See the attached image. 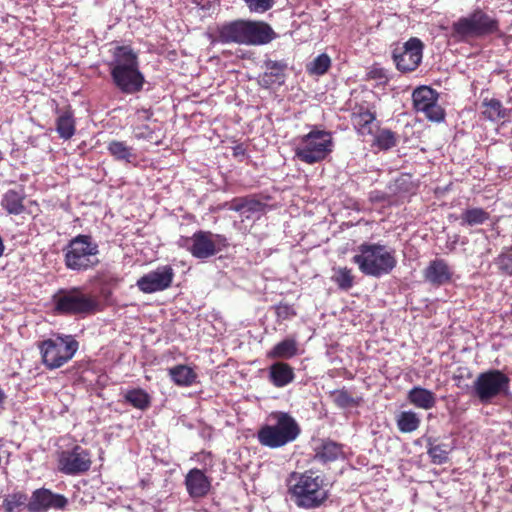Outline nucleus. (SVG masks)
<instances>
[{
  "instance_id": "obj_1",
  "label": "nucleus",
  "mask_w": 512,
  "mask_h": 512,
  "mask_svg": "<svg viewBox=\"0 0 512 512\" xmlns=\"http://www.w3.org/2000/svg\"><path fill=\"white\" fill-rule=\"evenodd\" d=\"M287 493L298 508L315 509L328 499L323 476L309 469L291 472L286 479Z\"/></svg>"
},
{
  "instance_id": "obj_2",
  "label": "nucleus",
  "mask_w": 512,
  "mask_h": 512,
  "mask_svg": "<svg viewBox=\"0 0 512 512\" xmlns=\"http://www.w3.org/2000/svg\"><path fill=\"white\" fill-rule=\"evenodd\" d=\"M110 75L116 88L124 94L140 92L145 83L144 75L139 70L138 56L128 46L115 49Z\"/></svg>"
},
{
  "instance_id": "obj_3",
  "label": "nucleus",
  "mask_w": 512,
  "mask_h": 512,
  "mask_svg": "<svg viewBox=\"0 0 512 512\" xmlns=\"http://www.w3.org/2000/svg\"><path fill=\"white\" fill-rule=\"evenodd\" d=\"M99 253V245L91 235L79 234L63 248L65 267L77 273L93 270L100 263Z\"/></svg>"
},
{
  "instance_id": "obj_4",
  "label": "nucleus",
  "mask_w": 512,
  "mask_h": 512,
  "mask_svg": "<svg viewBox=\"0 0 512 512\" xmlns=\"http://www.w3.org/2000/svg\"><path fill=\"white\" fill-rule=\"evenodd\" d=\"M499 32V20L481 8H476L467 16L460 17L451 26V37L458 42L484 38Z\"/></svg>"
},
{
  "instance_id": "obj_5",
  "label": "nucleus",
  "mask_w": 512,
  "mask_h": 512,
  "mask_svg": "<svg viewBox=\"0 0 512 512\" xmlns=\"http://www.w3.org/2000/svg\"><path fill=\"white\" fill-rule=\"evenodd\" d=\"M358 251L352 261L364 275L380 278L389 274L397 265L394 252L387 250L384 245L362 243L358 246Z\"/></svg>"
},
{
  "instance_id": "obj_6",
  "label": "nucleus",
  "mask_w": 512,
  "mask_h": 512,
  "mask_svg": "<svg viewBox=\"0 0 512 512\" xmlns=\"http://www.w3.org/2000/svg\"><path fill=\"white\" fill-rule=\"evenodd\" d=\"M297 141L294 149L295 157L308 165L324 161L334 148L332 133L316 126L307 134L299 136Z\"/></svg>"
},
{
  "instance_id": "obj_7",
  "label": "nucleus",
  "mask_w": 512,
  "mask_h": 512,
  "mask_svg": "<svg viewBox=\"0 0 512 512\" xmlns=\"http://www.w3.org/2000/svg\"><path fill=\"white\" fill-rule=\"evenodd\" d=\"M274 417L276 418L274 425H263L257 432L258 442L271 449L293 442L301 433L299 424L290 414L278 412Z\"/></svg>"
},
{
  "instance_id": "obj_8",
  "label": "nucleus",
  "mask_w": 512,
  "mask_h": 512,
  "mask_svg": "<svg viewBox=\"0 0 512 512\" xmlns=\"http://www.w3.org/2000/svg\"><path fill=\"white\" fill-rule=\"evenodd\" d=\"M41 360L48 370H54L68 363L79 348L72 335H55L38 342Z\"/></svg>"
},
{
  "instance_id": "obj_9",
  "label": "nucleus",
  "mask_w": 512,
  "mask_h": 512,
  "mask_svg": "<svg viewBox=\"0 0 512 512\" xmlns=\"http://www.w3.org/2000/svg\"><path fill=\"white\" fill-rule=\"evenodd\" d=\"M510 378L503 371L490 369L480 373L473 382V392L481 403H490L498 396H506L510 389Z\"/></svg>"
},
{
  "instance_id": "obj_10",
  "label": "nucleus",
  "mask_w": 512,
  "mask_h": 512,
  "mask_svg": "<svg viewBox=\"0 0 512 512\" xmlns=\"http://www.w3.org/2000/svg\"><path fill=\"white\" fill-rule=\"evenodd\" d=\"M55 310L61 315H88L98 308V302L78 287L61 290L54 296Z\"/></svg>"
},
{
  "instance_id": "obj_11",
  "label": "nucleus",
  "mask_w": 512,
  "mask_h": 512,
  "mask_svg": "<svg viewBox=\"0 0 512 512\" xmlns=\"http://www.w3.org/2000/svg\"><path fill=\"white\" fill-rule=\"evenodd\" d=\"M182 246L197 259H208L220 251L227 249L228 240L224 235L213 234L210 231L199 230L191 237L184 239Z\"/></svg>"
},
{
  "instance_id": "obj_12",
  "label": "nucleus",
  "mask_w": 512,
  "mask_h": 512,
  "mask_svg": "<svg viewBox=\"0 0 512 512\" xmlns=\"http://www.w3.org/2000/svg\"><path fill=\"white\" fill-rule=\"evenodd\" d=\"M423 42L416 37L410 38L403 45L392 51V58L398 71L409 73L415 71L423 57Z\"/></svg>"
},
{
  "instance_id": "obj_13",
  "label": "nucleus",
  "mask_w": 512,
  "mask_h": 512,
  "mask_svg": "<svg viewBox=\"0 0 512 512\" xmlns=\"http://www.w3.org/2000/svg\"><path fill=\"white\" fill-rule=\"evenodd\" d=\"M90 452L80 445L69 450H63L58 455V470L65 475L84 474L91 468Z\"/></svg>"
},
{
  "instance_id": "obj_14",
  "label": "nucleus",
  "mask_w": 512,
  "mask_h": 512,
  "mask_svg": "<svg viewBox=\"0 0 512 512\" xmlns=\"http://www.w3.org/2000/svg\"><path fill=\"white\" fill-rule=\"evenodd\" d=\"M438 98V92L429 86H420L412 93L414 109L434 122L445 119V110L438 104Z\"/></svg>"
},
{
  "instance_id": "obj_15",
  "label": "nucleus",
  "mask_w": 512,
  "mask_h": 512,
  "mask_svg": "<svg viewBox=\"0 0 512 512\" xmlns=\"http://www.w3.org/2000/svg\"><path fill=\"white\" fill-rule=\"evenodd\" d=\"M211 44L246 45L245 19H236L217 25L209 34Z\"/></svg>"
},
{
  "instance_id": "obj_16",
  "label": "nucleus",
  "mask_w": 512,
  "mask_h": 512,
  "mask_svg": "<svg viewBox=\"0 0 512 512\" xmlns=\"http://www.w3.org/2000/svg\"><path fill=\"white\" fill-rule=\"evenodd\" d=\"M174 275L173 268L165 265L140 277L136 285L145 294L163 291L172 285Z\"/></svg>"
},
{
  "instance_id": "obj_17",
  "label": "nucleus",
  "mask_w": 512,
  "mask_h": 512,
  "mask_svg": "<svg viewBox=\"0 0 512 512\" xmlns=\"http://www.w3.org/2000/svg\"><path fill=\"white\" fill-rule=\"evenodd\" d=\"M68 504L69 500L64 495L42 487L32 492L29 512H44L49 509L65 510Z\"/></svg>"
},
{
  "instance_id": "obj_18",
  "label": "nucleus",
  "mask_w": 512,
  "mask_h": 512,
  "mask_svg": "<svg viewBox=\"0 0 512 512\" xmlns=\"http://www.w3.org/2000/svg\"><path fill=\"white\" fill-rule=\"evenodd\" d=\"M376 111L364 104H356L352 109L350 119L355 132L359 136L374 135V128H378Z\"/></svg>"
},
{
  "instance_id": "obj_19",
  "label": "nucleus",
  "mask_w": 512,
  "mask_h": 512,
  "mask_svg": "<svg viewBox=\"0 0 512 512\" xmlns=\"http://www.w3.org/2000/svg\"><path fill=\"white\" fill-rule=\"evenodd\" d=\"M246 46H262L275 40L278 35L265 21L245 19Z\"/></svg>"
},
{
  "instance_id": "obj_20",
  "label": "nucleus",
  "mask_w": 512,
  "mask_h": 512,
  "mask_svg": "<svg viewBox=\"0 0 512 512\" xmlns=\"http://www.w3.org/2000/svg\"><path fill=\"white\" fill-rule=\"evenodd\" d=\"M184 484L192 499L206 497L212 488V479L199 468H192L185 475Z\"/></svg>"
},
{
  "instance_id": "obj_21",
  "label": "nucleus",
  "mask_w": 512,
  "mask_h": 512,
  "mask_svg": "<svg viewBox=\"0 0 512 512\" xmlns=\"http://www.w3.org/2000/svg\"><path fill=\"white\" fill-rule=\"evenodd\" d=\"M423 277L431 285L440 287L452 281L453 271L444 259L436 258L423 270Z\"/></svg>"
},
{
  "instance_id": "obj_22",
  "label": "nucleus",
  "mask_w": 512,
  "mask_h": 512,
  "mask_svg": "<svg viewBox=\"0 0 512 512\" xmlns=\"http://www.w3.org/2000/svg\"><path fill=\"white\" fill-rule=\"evenodd\" d=\"M287 63L283 60L265 61V72L260 76V84L265 88L283 85L286 79Z\"/></svg>"
},
{
  "instance_id": "obj_23",
  "label": "nucleus",
  "mask_w": 512,
  "mask_h": 512,
  "mask_svg": "<svg viewBox=\"0 0 512 512\" xmlns=\"http://www.w3.org/2000/svg\"><path fill=\"white\" fill-rule=\"evenodd\" d=\"M57 115L55 120L56 131L58 136L63 140L71 139L76 132V120L74 110L70 105L63 108H56Z\"/></svg>"
},
{
  "instance_id": "obj_24",
  "label": "nucleus",
  "mask_w": 512,
  "mask_h": 512,
  "mask_svg": "<svg viewBox=\"0 0 512 512\" xmlns=\"http://www.w3.org/2000/svg\"><path fill=\"white\" fill-rule=\"evenodd\" d=\"M314 460L326 464L344 458V445L331 439H323L314 449Z\"/></svg>"
},
{
  "instance_id": "obj_25",
  "label": "nucleus",
  "mask_w": 512,
  "mask_h": 512,
  "mask_svg": "<svg viewBox=\"0 0 512 512\" xmlns=\"http://www.w3.org/2000/svg\"><path fill=\"white\" fill-rule=\"evenodd\" d=\"M294 379V368L287 362L276 361L268 367V380L276 388H283Z\"/></svg>"
},
{
  "instance_id": "obj_26",
  "label": "nucleus",
  "mask_w": 512,
  "mask_h": 512,
  "mask_svg": "<svg viewBox=\"0 0 512 512\" xmlns=\"http://www.w3.org/2000/svg\"><path fill=\"white\" fill-rule=\"evenodd\" d=\"M436 399V394L433 391L421 386H414L407 393L409 403L424 410L432 409L436 405Z\"/></svg>"
},
{
  "instance_id": "obj_27",
  "label": "nucleus",
  "mask_w": 512,
  "mask_h": 512,
  "mask_svg": "<svg viewBox=\"0 0 512 512\" xmlns=\"http://www.w3.org/2000/svg\"><path fill=\"white\" fill-rule=\"evenodd\" d=\"M299 354L298 342L294 337H287L275 344L266 354L269 359L288 360Z\"/></svg>"
},
{
  "instance_id": "obj_28",
  "label": "nucleus",
  "mask_w": 512,
  "mask_h": 512,
  "mask_svg": "<svg viewBox=\"0 0 512 512\" xmlns=\"http://www.w3.org/2000/svg\"><path fill=\"white\" fill-rule=\"evenodd\" d=\"M30 497L25 491L15 490L3 497L2 511L3 512H22L29 511Z\"/></svg>"
},
{
  "instance_id": "obj_29",
  "label": "nucleus",
  "mask_w": 512,
  "mask_h": 512,
  "mask_svg": "<svg viewBox=\"0 0 512 512\" xmlns=\"http://www.w3.org/2000/svg\"><path fill=\"white\" fill-rule=\"evenodd\" d=\"M110 155L117 161L134 164L137 160L135 149L125 141L112 140L107 145Z\"/></svg>"
},
{
  "instance_id": "obj_30",
  "label": "nucleus",
  "mask_w": 512,
  "mask_h": 512,
  "mask_svg": "<svg viewBox=\"0 0 512 512\" xmlns=\"http://www.w3.org/2000/svg\"><path fill=\"white\" fill-rule=\"evenodd\" d=\"M173 383L180 387H189L196 382L197 373L189 366L178 364L168 370Z\"/></svg>"
},
{
  "instance_id": "obj_31",
  "label": "nucleus",
  "mask_w": 512,
  "mask_h": 512,
  "mask_svg": "<svg viewBox=\"0 0 512 512\" xmlns=\"http://www.w3.org/2000/svg\"><path fill=\"white\" fill-rule=\"evenodd\" d=\"M24 200V193L9 189L4 193L1 205L8 214L19 215L25 211Z\"/></svg>"
},
{
  "instance_id": "obj_32",
  "label": "nucleus",
  "mask_w": 512,
  "mask_h": 512,
  "mask_svg": "<svg viewBox=\"0 0 512 512\" xmlns=\"http://www.w3.org/2000/svg\"><path fill=\"white\" fill-rule=\"evenodd\" d=\"M482 108L483 117L493 122L510 116V111L496 98H485L482 101Z\"/></svg>"
},
{
  "instance_id": "obj_33",
  "label": "nucleus",
  "mask_w": 512,
  "mask_h": 512,
  "mask_svg": "<svg viewBox=\"0 0 512 512\" xmlns=\"http://www.w3.org/2000/svg\"><path fill=\"white\" fill-rule=\"evenodd\" d=\"M490 219V213L481 207L465 209L460 215L461 226L482 225Z\"/></svg>"
},
{
  "instance_id": "obj_34",
  "label": "nucleus",
  "mask_w": 512,
  "mask_h": 512,
  "mask_svg": "<svg viewBox=\"0 0 512 512\" xmlns=\"http://www.w3.org/2000/svg\"><path fill=\"white\" fill-rule=\"evenodd\" d=\"M398 430L401 433H412L416 431L421 424L419 415L412 411H401L395 418Z\"/></svg>"
},
{
  "instance_id": "obj_35",
  "label": "nucleus",
  "mask_w": 512,
  "mask_h": 512,
  "mask_svg": "<svg viewBox=\"0 0 512 512\" xmlns=\"http://www.w3.org/2000/svg\"><path fill=\"white\" fill-rule=\"evenodd\" d=\"M125 402L132 407L145 411L151 406L150 395L141 388H133L128 390L124 395Z\"/></svg>"
},
{
  "instance_id": "obj_36",
  "label": "nucleus",
  "mask_w": 512,
  "mask_h": 512,
  "mask_svg": "<svg viewBox=\"0 0 512 512\" xmlns=\"http://www.w3.org/2000/svg\"><path fill=\"white\" fill-rule=\"evenodd\" d=\"M377 129L378 132H374L373 135V146H376L380 150L387 151L397 145L398 137L395 132L387 128L380 129L378 127Z\"/></svg>"
},
{
  "instance_id": "obj_37",
  "label": "nucleus",
  "mask_w": 512,
  "mask_h": 512,
  "mask_svg": "<svg viewBox=\"0 0 512 512\" xmlns=\"http://www.w3.org/2000/svg\"><path fill=\"white\" fill-rule=\"evenodd\" d=\"M262 203L259 200L245 197H235L231 201L226 202L224 207L229 210L240 212L243 209H247L249 212H255L260 210Z\"/></svg>"
},
{
  "instance_id": "obj_38",
  "label": "nucleus",
  "mask_w": 512,
  "mask_h": 512,
  "mask_svg": "<svg viewBox=\"0 0 512 512\" xmlns=\"http://www.w3.org/2000/svg\"><path fill=\"white\" fill-rule=\"evenodd\" d=\"M333 403L342 409L349 407H357L360 405L362 399L360 397H353L352 394L346 389H337L331 392Z\"/></svg>"
},
{
  "instance_id": "obj_39",
  "label": "nucleus",
  "mask_w": 512,
  "mask_h": 512,
  "mask_svg": "<svg viewBox=\"0 0 512 512\" xmlns=\"http://www.w3.org/2000/svg\"><path fill=\"white\" fill-rule=\"evenodd\" d=\"M332 281L337 284L339 289L348 291L354 285V275L352 274V270L347 267L334 269Z\"/></svg>"
},
{
  "instance_id": "obj_40",
  "label": "nucleus",
  "mask_w": 512,
  "mask_h": 512,
  "mask_svg": "<svg viewBox=\"0 0 512 512\" xmlns=\"http://www.w3.org/2000/svg\"><path fill=\"white\" fill-rule=\"evenodd\" d=\"M494 263L501 274L512 276V246L503 247Z\"/></svg>"
},
{
  "instance_id": "obj_41",
  "label": "nucleus",
  "mask_w": 512,
  "mask_h": 512,
  "mask_svg": "<svg viewBox=\"0 0 512 512\" xmlns=\"http://www.w3.org/2000/svg\"><path fill=\"white\" fill-rule=\"evenodd\" d=\"M427 454L431 458V462L437 465L444 464L448 461V452L443 444H435L432 438L427 440Z\"/></svg>"
},
{
  "instance_id": "obj_42",
  "label": "nucleus",
  "mask_w": 512,
  "mask_h": 512,
  "mask_svg": "<svg viewBox=\"0 0 512 512\" xmlns=\"http://www.w3.org/2000/svg\"><path fill=\"white\" fill-rule=\"evenodd\" d=\"M331 66L330 57L322 53L306 66V70L312 75H324Z\"/></svg>"
},
{
  "instance_id": "obj_43",
  "label": "nucleus",
  "mask_w": 512,
  "mask_h": 512,
  "mask_svg": "<svg viewBox=\"0 0 512 512\" xmlns=\"http://www.w3.org/2000/svg\"><path fill=\"white\" fill-rule=\"evenodd\" d=\"M366 80H374L378 86L386 85L389 77L384 68L373 65L366 74Z\"/></svg>"
},
{
  "instance_id": "obj_44",
  "label": "nucleus",
  "mask_w": 512,
  "mask_h": 512,
  "mask_svg": "<svg viewBox=\"0 0 512 512\" xmlns=\"http://www.w3.org/2000/svg\"><path fill=\"white\" fill-rule=\"evenodd\" d=\"M244 2L251 12L256 13H264L274 5V0H244Z\"/></svg>"
},
{
  "instance_id": "obj_45",
  "label": "nucleus",
  "mask_w": 512,
  "mask_h": 512,
  "mask_svg": "<svg viewBox=\"0 0 512 512\" xmlns=\"http://www.w3.org/2000/svg\"><path fill=\"white\" fill-rule=\"evenodd\" d=\"M275 314L278 320L285 321L296 316L297 313L292 305L280 302L275 306Z\"/></svg>"
},
{
  "instance_id": "obj_46",
  "label": "nucleus",
  "mask_w": 512,
  "mask_h": 512,
  "mask_svg": "<svg viewBox=\"0 0 512 512\" xmlns=\"http://www.w3.org/2000/svg\"><path fill=\"white\" fill-rule=\"evenodd\" d=\"M133 133L138 139H151L154 131L148 124L137 123L133 124Z\"/></svg>"
},
{
  "instance_id": "obj_47",
  "label": "nucleus",
  "mask_w": 512,
  "mask_h": 512,
  "mask_svg": "<svg viewBox=\"0 0 512 512\" xmlns=\"http://www.w3.org/2000/svg\"><path fill=\"white\" fill-rule=\"evenodd\" d=\"M96 279L101 285L108 286H116L120 282V278L110 271L99 272Z\"/></svg>"
},
{
  "instance_id": "obj_48",
  "label": "nucleus",
  "mask_w": 512,
  "mask_h": 512,
  "mask_svg": "<svg viewBox=\"0 0 512 512\" xmlns=\"http://www.w3.org/2000/svg\"><path fill=\"white\" fill-rule=\"evenodd\" d=\"M152 116L153 111L151 108L137 109L134 115V124L149 121L152 118Z\"/></svg>"
},
{
  "instance_id": "obj_49",
  "label": "nucleus",
  "mask_w": 512,
  "mask_h": 512,
  "mask_svg": "<svg viewBox=\"0 0 512 512\" xmlns=\"http://www.w3.org/2000/svg\"><path fill=\"white\" fill-rule=\"evenodd\" d=\"M4 398H5V394H4V392L0 389V404L4 401Z\"/></svg>"
},
{
  "instance_id": "obj_50",
  "label": "nucleus",
  "mask_w": 512,
  "mask_h": 512,
  "mask_svg": "<svg viewBox=\"0 0 512 512\" xmlns=\"http://www.w3.org/2000/svg\"><path fill=\"white\" fill-rule=\"evenodd\" d=\"M3 160V155H2V152L0 151V161Z\"/></svg>"
}]
</instances>
